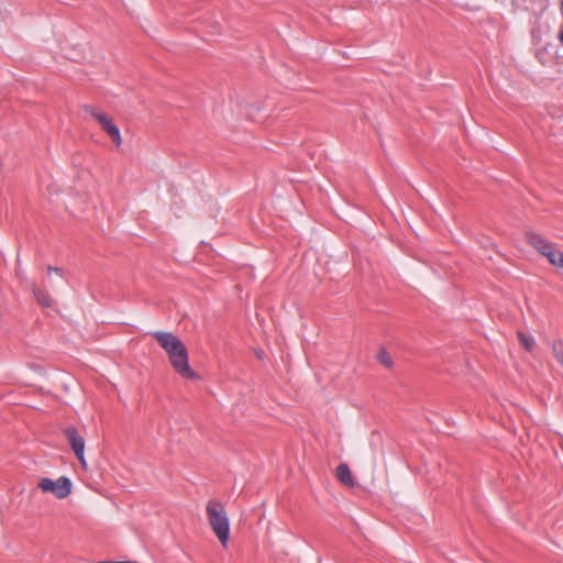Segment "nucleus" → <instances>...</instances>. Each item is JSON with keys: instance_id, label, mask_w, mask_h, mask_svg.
Listing matches in <instances>:
<instances>
[{"instance_id": "nucleus-7", "label": "nucleus", "mask_w": 563, "mask_h": 563, "mask_svg": "<svg viewBox=\"0 0 563 563\" xmlns=\"http://www.w3.org/2000/svg\"><path fill=\"white\" fill-rule=\"evenodd\" d=\"M71 493V482L66 476H60L57 481H55V492L54 495L59 498H66Z\"/></svg>"}, {"instance_id": "nucleus-6", "label": "nucleus", "mask_w": 563, "mask_h": 563, "mask_svg": "<svg viewBox=\"0 0 563 563\" xmlns=\"http://www.w3.org/2000/svg\"><path fill=\"white\" fill-rule=\"evenodd\" d=\"M335 474H336L338 479L345 486H347V487L355 486V479H354L352 472L347 464H345V463L340 464L335 470Z\"/></svg>"}, {"instance_id": "nucleus-2", "label": "nucleus", "mask_w": 563, "mask_h": 563, "mask_svg": "<svg viewBox=\"0 0 563 563\" xmlns=\"http://www.w3.org/2000/svg\"><path fill=\"white\" fill-rule=\"evenodd\" d=\"M209 525L223 547L230 538V523L223 505L218 500H209L206 507Z\"/></svg>"}, {"instance_id": "nucleus-12", "label": "nucleus", "mask_w": 563, "mask_h": 563, "mask_svg": "<svg viewBox=\"0 0 563 563\" xmlns=\"http://www.w3.org/2000/svg\"><path fill=\"white\" fill-rule=\"evenodd\" d=\"M37 486L43 493H53L54 494V492H55V482L47 477H43L38 482Z\"/></svg>"}, {"instance_id": "nucleus-3", "label": "nucleus", "mask_w": 563, "mask_h": 563, "mask_svg": "<svg viewBox=\"0 0 563 563\" xmlns=\"http://www.w3.org/2000/svg\"><path fill=\"white\" fill-rule=\"evenodd\" d=\"M525 236L527 243L538 253L547 257L552 266L563 271V252L556 250L554 243L533 231H527Z\"/></svg>"}, {"instance_id": "nucleus-5", "label": "nucleus", "mask_w": 563, "mask_h": 563, "mask_svg": "<svg viewBox=\"0 0 563 563\" xmlns=\"http://www.w3.org/2000/svg\"><path fill=\"white\" fill-rule=\"evenodd\" d=\"M84 110L100 124L104 132L108 131V129L114 123L108 114L98 111L92 106H84Z\"/></svg>"}, {"instance_id": "nucleus-4", "label": "nucleus", "mask_w": 563, "mask_h": 563, "mask_svg": "<svg viewBox=\"0 0 563 563\" xmlns=\"http://www.w3.org/2000/svg\"><path fill=\"white\" fill-rule=\"evenodd\" d=\"M64 434H65L74 454L76 455V457L79 460V462L82 465H85L86 461H85V456H84V453H85L84 438L79 434V432L77 431V429L75 427H67L64 430Z\"/></svg>"}, {"instance_id": "nucleus-14", "label": "nucleus", "mask_w": 563, "mask_h": 563, "mask_svg": "<svg viewBox=\"0 0 563 563\" xmlns=\"http://www.w3.org/2000/svg\"><path fill=\"white\" fill-rule=\"evenodd\" d=\"M47 272H48V273L54 272L55 274L59 275L60 277H63V276H64V269H63V268H60V267H56V266H51V265H49V266H47Z\"/></svg>"}, {"instance_id": "nucleus-16", "label": "nucleus", "mask_w": 563, "mask_h": 563, "mask_svg": "<svg viewBox=\"0 0 563 563\" xmlns=\"http://www.w3.org/2000/svg\"><path fill=\"white\" fill-rule=\"evenodd\" d=\"M559 41L561 42V44L563 45V31L560 32L559 34Z\"/></svg>"}, {"instance_id": "nucleus-15", "label": "nucleus", "mask_w": 563, "mask_h": 563, "mask_svg": "<svg viewBox=\"0 0 563 563\" xmlns=\"http://www.w3.org/2000/svg\"><path fill=\"white\" fill-rule=\"evenodd\" d=\"M112 563H137L132 561H112Z\"/></svg>"}, {"instance_id": "nucleus-11", "label": "nucleus", "mask_w": 563, "mask_h": 563, "mask_svg": "<svg viewBox=\"0 0 563 563\" xmlns=\"http://www.w3.org/2000/svg\"><path fill=\"white\" fill-rule=\"evenodd\" d=\"M106 133L110 136L117 147L122 144L121 133L119 128L113 123Z\"/></svg>"}, {"instance_id": "nucleus-9", "label": "nucleus", "mask_w": 563, "mask_h": 563, "mask_svg": "<svg viewBox=\"0 0 563 563\" xmlns=\"http://www.w3.org/2000/svg\"><path fill=\"white\" fill-rule=\"evenodd\" d=\"M517 338H518V341L520 343V345L527 351V352H531L534 347V339L533 336L529 335V334H526L525 332L522 331H518L517 332Z\"/></svg>"}, {"instance_id": "nucleus-10", "label": "nucleus", "mask_w": 563, "mask_h": 563, "mask_svg": "<svg viewBox=\"0 0 563 563\" xmlns=\"http://www.w3.org/2000/svg\"><path fill=\"white\" fill-rule=\"evenodd\" d=\"M551 347L554 357L560 363V365L563 366V340H554L551 344Z\"/></svg>"}, {"instance_id": "nucleus-8", "label": "nucleus", "mask_w": 563, "mask_h": 563, "mask_svg": "<svg viewBox=\"0 0 563 563\" xmlns=\"http://www.w3.org/2000/svg\"><path fill=\"white\" fill-rule=\"evenodd\" d=\"M30 289L40 306L45 307V308H48L52 306V299L46 290L37 287L35 283H32L30 285Z\"/></svg>"}, {"instance_id": "nucleus-17", "label": "nucleus", "mask_w": 563, "mask_h": 563, "mask_svg": "<svg viewBox=\"0 0 563 563\" xmlns=\"http://www.w3.org/2000/svg\"><path fill=\"white\" fill-rule=\"evenodd\" d=\"M99 563H112V561H101Z\"/></svg>"}, {"instance_id": "nucleus-1", "label": "nucleus", "mask_w": 563, "mask_h": 563, "mask_svg": "<svg viewBox=\"0 0 563 563\" xmlns=\"http://www.w3.org/2000/svg\"><path fill=\"white\" fill-rule=\"evenodd\" d=\"M152 335L167 353L175 372L184 378H198L197 373L189 366L187 347L175 334L172 332L156 331Z\"/></svg>"}, {"instance_id": "nucleus-13", "label": "nucleus", "mask_w": 563, "mask_h": 563, "mask_svg": "<svg viewBox=\"0 0 563 563\" xmlns=\"http://www.w3.org/2000/svg\"><path fill=\"white\" fill-rule=\"evenodd\" d=\"M377 358H378L379 363L383 364L385 367H387V368L393 367V364H394L393 360L386 350L382 349L377 354Z\"/></svg>"}]
</instances>
